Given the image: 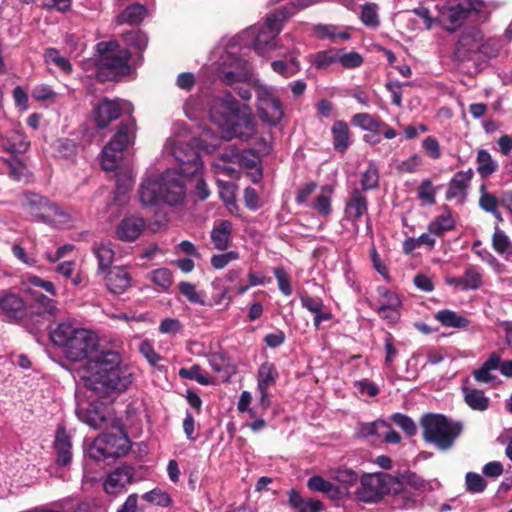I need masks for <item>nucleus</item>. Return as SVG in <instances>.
<instances>
[{"label": "nucleus", "instance_id": "obj_1", "mask_svg": "<svg viewBox=\"0 0 512 512\" xmlns=\"http://www.w3.org/2000/svg\"><path fill=\"white\" fill-rule=\"evenodd\" d=\"M50 337L55 345L64 349L68 359H88L80 378L97 396L104 397L111 391L123 392L132 383V373L129 367L121 365L119 353L101 351L92 356L97 348V337L93 332L70 323H60Z\"/></svg>", "mask_w": 512, "mask_h": 512}, {"label": "nucleus", "instance_id": "obj_2", "mask_svg": "<svg viewBox=\"0 0 512 512\" xmlns=\"http://www.w3.org/2000/svg\"><path fill=\"white\" fill-rule=\"evenodd\" d=\"M193 140L183 130L168 141L165 150L177 161L179 172L173 169H166L161 173L149 170L139 189V200L143 206H155L159 203L177 206L184 202L186 190L179 174L184 177L196 176L203 168Z\"/></svg>", "mask_w": 512, "mask_h": 512}, {"label": "nucleus", "instance_id": "obj_3", "mask_svg": "<svg viewBox=\"0 0 512 512\" xmlns=\"http://www.w3.org/2000/svg\"><path fill=\"white\" fill-rule=\"evenodd\" d=\"M296 10L294 1H290L278 12L268 15L261 26H252L230 40L235 45L253 48L257 54L264 55L276 47L275 39L282 29L283 22Z\"/></svg>", "mask_w": 512, "mask_h": 512}, {"label": "nucleus", "instance_id": "obj_4", "mask_svg": "<svg viewBox=\"0 0 512 512\" xmlns=\"http://www.w3.org/2000/svg\"><path fill=\"white\" fill-rule=\"evenodd\" d=\"M239 105L231 93H224L213 100L210 118L220 126L231 123L230 137L248 140L255 134V125L249 117H239Z\"/></svg>", "mask_w": 512, "mask_h": 512}, {"label": "nucleus", "instance_id": "obj_5", "mask_svg": "<svg viewBox=\"0 0 512 512\" xmlns=\"http://www.w3.org/2000/svg\"><path fill=\"white\" fill-rule=\"evenodd\" d=\"M420 427L424 441L433 444L441 451L452 448L463 430L461 422L435 413L423 415L420 419Z\"/></svg>", "mask_w": 512, "mask_h": 512}, {"label": "nucleus", "instance_id": "obj_6", "mask_svg": "<svg viewBox=\"0 0 512 512\" xmlns=\"http://www.w3.org/2000/svg\"><path fill=\"white\" fill-rule=\"evenodd\" d=\"M438 11V19L448 31H455L465 20L486 17L485 4L481 0H447Z\"/></svg>", "mask_w": 512, "mask_h": 512}, {"label": "nucleus", "instance_id": "obj_7", "mask_svg": "<svg viewBox=\"0 0 512 512\" xmlns=\"http://www.w3.org/2000/svg\"><path fill=\"white\" fill-rule=\"evenodd\" d=\"M111 432L98 436L88 448L89 457L100 461L106 458H117L129 449V440L123 431L121 420L117 427H109Z\"/></svg>", "mask_w": 512, "mask_h": 512}, {"label": "nucleus", "instance_id": "obj_8", "mask_svg": "<svg viewBox=\"0 0 512 512\" xmlns=\"http://www.w3.org/2000/svg\"><path fill=\"white\" fill-rule=\"evenodd\" d=\"M134 126L133 120H130L128 123H121L116 134L104 146L100 155V163L105 171H111L117 167L124 149L134 138Z\"/></svg>", "mask_w": 512, "mask_h": 512}, {"label": "nucleus", "instance_id": "obj_9", "mask_svg": "<svg viewBox=\"0 0 512 512\" xmlns=\"http://www.w3.org/2000/svg\"><path fill=\"white\" fill-rule=\"evenodd\" d=\"M259 117L270 124H278L283 117V108L277 95V90L268 85H256Z\"/></svg>", "mask_w": 512, "mask_h": 512}, {"label": "nucleus", "instance_id": "obj_10", "mask_svg": "<svg viewBox=\"0 0 512 512\" xmlns=\"http://www.w3.org/2000/svg\"><path fill=\"white\" fill-rule=\"evenodd\" d=\"M390 476L384 473L365 474L360 479L356 498L364 503H374L380 500L387 491Z\"/></svg>", "mask_w": 512, "mask_h": 512}, {"label": "nucleus", "instance_id": "obj_11", "mask_svg": "<svg viewBox=\"0 0 512 512\" xmlns=\"http://www.w3.org/2000/svg\"><path fill=\"white\" fill-rule=\"evenodd\" d=\"M76 414L83 423L94 429L109 430V427H117L120 420L112 411L91 403L79 404Z\"/></svg>", "mask_w": 512, "mask_h": 512}, {"label": "nucleus", "instance_id": "obj_12", "mask_svg": "<svg viewBox=\"0 0 512 512\" xmlns=\"http://www.w3.org/2000/svg\"><path fill=\"white\" fill-rule=\"evenodd\" d=\"M98 49L101 52L100 63L102 66L120 75L129 73L130 52L127 49H119V44L116 41L99 43Z\"/></svg>", "mask_w": 512, "mask_h": 512}, {"label": "nucleus", "instance_id": "obj_13", "mask_svg": "<svg viewBox=\"0 0 512 512\" xmlns=\"http://www.w3.org/2000/svg\"><path fill=\"white\" fill-rule=\"evenodd\" d=\"M129 105V103L120 99L110 100L103 98L93 108V116L97 127H107L112 121L118 119Z\"/></svg>", "mask_w": 512, "mask_h": 512}, {"label": "nucleus", "instance_id": "obj_14", "mask_svg": "<svg viewBox=\"0 0 512 512\" xmlns=\"http://www.w3.org/2000/svg\"><path fill=\"white\" fill-rule=\"evenodd\" d=\"M368 201L365 193L358 187H354L349 191L345 201L344 217L347 221L358 230V222L367 215Z\"/></svg>", "mask_w": 512, "mask_h": 512}, {"label": "nucleus", "instance_id": "obj_15", "mask_svg": "<svg viewBox=\"0 0 512 512\" xmlns=\"http://www.w3.org/2000/svg\"><path fill=\"white\" fill-rule=\"evenodd\" d=\"M483 41V33L476 27L466 29L462 32L456 47L455 55L461 60H467L475 53H479L481 42Z\"/></svg>", "mask_w": 512, "mask_h": 512}, {"label": "nucleus", "instance_id": "obj_16", "mask_svg": "<svg viewBox=\"0 0 512 512\" xmlns=\"http://www.w3.org/2000/svg\"><path fill=\"white\" fill-rule=\"evenodd\" d=\"M278 371L276 366L271 362H264L260 365L257 373V392L259 393V401L263 408L270 406L269 388L273 386L278 379Z\"/></svg>", "mask_w": 512, "mask_h": 512}, {"label": "nucleus", "instance_id": "obj_17", "mask_svg": "<svg viewBox=\"0 0 512 512\" xmlns=\"http://www.w3.org/2000/svg\"><path fill=\"white\" fill-rule=\"evenodd\" d=\"M134 472L132 468L120 467L107 475L103 488L107 494L119 495L126 490V487L133 481Z\"/></svg>", "mask_w": 512, "mask_h": 512}, {"label": "nucleus", "instance_id": "obj_18", "mask_svg": "<svg viewBox=\"0 0 512 512\" xmlns=\"http://www.w3.org/2000/svg\"><path fill=\"white\" fill-rule=\"evenodd\" d=\"M26 315L23 299L15 293H4L0 296V316L9 321L22 319Z\"/></svg>", "mask_w": 512, "mask_h": 512}, {"label": "nucleus", "instance_id": "obj_19", "mask_svg": "<svg viewBox=\"0 0 512 512\" xmlns=\"http://www.w3.org/2000/svg\"><path fill=\"white\" fill-rule=\"evenodd\" d=\"M145 226L146 223L141 217H125L116 227V236L124 242L135 241L143 233Z\"/></svg>", "mask_w": 512, "mask_h": 512}, {"label": "nucleus", "instance_id": "obj_20", "mask_svg": "<svg viewBox=\"0 0 512 512\" xmlns=\"http://www.w3.org/2000/svg\"><path fill=\"white\" fill-rule=\"evenodd\" d=\"M30 146L24 133L17 128L0 132V147L9 153H24Z\"/></svg>", "mask_w": 512, "mask_h": 512}, {"label": "nucleus", "instance_id": "obj_21", "mask_svg": "<svg viewBox=\"0 0 512 512\" xmlns=\"http://www.w3.org/2000/svg\"><path fill=\"white\" fill-rule=\"evenodd\" d=\"M105 285L111 293L122 294L131 285V275L124 267L115 266L105 275Z\"/></svg>", "mask_w": 512, "mask_h": 512}, {"label": "nucleus", "instance_id": "obj_22", "mask_svg": "<svg viewBox=\"0 0 512 512\" xmlns=\"http://www.w3.org/2000/svg\"><path fill=\"white\" fill-rule=\"evenodd\" d=\"M43 216L42 223L54 228L67 229L73 226L74 217L65 209L52 202L48 212Z\"/></svg>", "mask_w": 512, "mask_h": 512}, {"label": "nucleus", "instance_id": "obj_23", "mask_svg": "<svg viewBox=\"0 0 512 512\" xmlns=\"http://www.w3.org/2000/svg\"><path fill=\"white\" fill-rule=\"evenodd\" d=\"M473 170L457 172L449 182L446 192L447 199L463 198L473 177Z\"/></svg>", "mask_w": 512, "mask_h": 512}, {"label": "nucleus", "instance_id": "obj_24", "mask_svg": "<svg viewBox=\"0 0 512 512\" xmlns=\"http://www.w3.org/2000/svg\"><path fill=\"white\" fill-rule=\"evenodd\" d=\"M52 201L39 194L28 192L24 194L23 205L26 210L35 218L36 221L42 222L43 216L51 205Z\"/></svg>", "mask_w": 512, "mask_h": 512}, {"label": "nucleus", "instance_id": "obj_25", "mask_svg": "<svg viewBox=\"0 0 512 512\" xmlns=\"http://www.w3.org/2000/svg\"><path fill=\"white\" fill-rule=\"evenodd\" d=\"M54 449L57 454L58 464L67 465L70 463L72 459V444L64 427H59L56 431Z\"/></svg>", "mask_w": 512, "mask_h": 512}, {"label": "nucleus", "instance_id": "obj_26", "mask_svg": "<svg viewBox=\"0 0 512 512\" xmlns=\"http://www.w3.org/2000/svg\"><path fill=\"white\" fill-rule=\"evenodd\" d=\"M233 225L228 220H222L216 224L211 231V241L214 248L226 250L230 245Z\"/></svg>", "mask_w": 512, "mask_h": 512}, {"label": "nucleus", "instance_id": "obj_27", "mask_svg": "<svg viewBox=\"0 0 512 512\" xmlns=\"http://www.w3.org/2000/svg\"><path fill=\"white\" fill-rule=\"evenodd\" d=\"M307 487L311 491L321 492L333 500L343 496V492L338 486L319 475L310 477L307 481Z\"/></svg>", "mask_w": 512, "mask_h": 512}, {"label": "nucleus", "instance_id": "obj_28", "mask_svg": "<svg viewBox=\"0 0 512 512\" xmlns=\"http://www.w3.org/2000/svg\"><path fill=\"white\" fill-rule=\"evenodd\" d=\"M233 156H238V149L231 148L222 153L220 158L213 164L215 172L228 175L229 177H237V160Z\"/></svg>", "mask_w": 512, "mask_h": 512}, {"label": "nucleus", "instance_id": "obj_29", "mask_svg": "<svg viewBox=\"0 0 512 512\" xmlns=\"http://www.w3.org/2000/svg\"><path fill=\"white\" fill-rule=\"evenodd\" d=\"M435 319L447 328L465 329L470 321L463 315L449 309H443L435 314Z\"/></svg>", "mask_w": 512, "mask_h": 512}, {"label": "nucleus", "instance_id": "obj_30", "mask_svg": "<svg viewBox=\"0 0 512 512\" xmlns=\"http://www.w3.org/2000/svg\"><path fill=\"white\" fill-rule=\"evenodd\" d=\"M145 6L134 3L127 6L116 18L118 24L138 25L146 17Z\"/></svg>", "mask_w": 512, "mask_h": 512}, {"label": "nucleus", "instance_id": "obj_31", "mask_svg": "<svg viewBox=\"0 0 512 512\" xmlns=\"http://www.w3.org/2000/svg\"><path fill=\"white\" fill-rule=\"evenodd\" d=\"M463 396L465 403L473 410L485 411L489 407V398L484 392L476 388L463 387Z\"/></svg>", "mask_w": 512, "mask_h": 512}, {"label": "nucleus", "instance_id": "obj_32", "mask_svg": "<svg viewBox=\"0 0 512 512\" xmlns=\"http://www.w3.org/2000/svg\"><path fill=\"white\" fill-rule=\"evenodd\" d=\"M455 227V220L452 213L446 210L439 216L435 217L428 225L430 234L440 237L445 232L453 230Z\"/></svg>", "mask_w": 512, "mask_h": 512}, {"label": "nucleus", "instance_id": "obj_33", "mask_svg": "<svg viewBox=\"0 0 512 512\" xmlns=\"http://www.w3.org/2000/svg\"><path fill=\"white\" fill-rule=\"evenodd\" d=\"M334 148L343 153L350 145L349 127L343 121H336L332 126Z\"/></svg>", "mask_w": 512, "mask_h": 512}, {"label": "nucleus", "instance_id": "obj_34", "mask_svg": "<svg viewBox=\"0 0 512 512\" xmlns=\"http://www.w3.org/2000/svg\"><path fill=\"white\" fill-rule=\"evenodd\" d=\"M333 191L331 185L322 186L320 195L312 203L311 207L322 216H328L332 212L331 195Z\"/></svg>", "mask_w": 512, "mask_h": 512}, {"label": "nucleus", "instance_id": "obj_35", "mask_svg": "<svg viewBox=\"0 0 512 512\" xmlns=\"http://www.w3.org/2000/svg\"><path fill=\"white\" fill-rule=\"evenodd\" d=\"M27 293L30 294L35 302V305L38 309V313L41 315H50L55 316L57 313L56 302L42 293L37 291H33L31 288L27 289Z\"/></svg>", "mask_w": 512, "mask_h": 512}, {"label": "nucleus", "instance_id": "obj_36", "mask_svg": "<svg viewBox=\"0 0 512 512\" xmlns=\"http://www.w3.org/2000/svg\"><path fill=\"white\" fill-rule=\"evenodd\" d=\"M476 161L478 164L477 172L482 177H488L498 169L497 161H495L491 154L485 149H480L477 152Z\"/></svg>", "mask_w": 512, "mask_h": 512}, {"label": "nucleus", "instance_id": "obj_37", "mask_svg": "<svg viewBox=\"0 0 512 512\" xmlns=\"http://www.w3.org/2000/svg\"><path fill=\"white\" fill-rule=\"evenodd\" d=\"M274 72L285 78H290L301 70V65L296 57L291 56L289 61L276 60L271 63Z\"/></svg>", "mask_w": 512, "mask_h": 512}, {"label": "nucleus", "instance_id": "obj_38", "mask_svg": "<svg viewBox=\"0 0 512 512\" xmlns=\"http://www.w3.org/2000/svg\"><path fill=\"white\" fill-rule=\"evenodd\" d=\"M492 246L498 254L506 258L512 255V241L498 226L495 227Z\"/></svg>", "mask_w": 512, "mask_h": 512}, {"label": "nucleus", "instance_id": "obj_39", "mask_svg": "<svg viewBox=\"0 0 512 512\" xmlns=\"http://www.w3.org/2000/svg\"><path fill=\"white\" fill-rule=\"evenodd\" d=\"M352 124L360 127L362 130L375 132L379 130L382 121L368 113H358L352 117Z\"/></svg>", "mask_w": 512, "mask_h": 512}, {"label": "nucleus", "instance_id": "obj_40", "mask_svg": "<svg viewBox=\"0 0 512 512\" xmlns=\"http://www.w3.org/2000/svg\"><path fill=\"white\" fill-rule=\"evenodd\" d=\"M232 65H235L236 68H239V67H241L242 62H241V60L235 58L233 60ZM219 76L223 82L231 85V84H234V83H237V82H240V81L246 79L248 77V72L244 69L231 70V69H226L225 67H223L220 70Z\"/></svg>", "mask_w": 512, "mask_h": 512}, {"label": "nucleus", "instance_id": "obj_41", "mask_svg": "<svg viewBox=\"0 0 512 512\" xmlns=\"http://www.w3.org/2000/svg\"><path fill=\"white\" fill-rule=\"evenodd\" d=\"M94 254L98 260L100 270L108 268L114 260V250L109 243H100L94 245Z\"/></svg>", "mask_w": 512, "mask_h": 512}, {"label": "nucleus", "instance_id": "obj_42", "mask_svg": "<svg viewBox=\"0 0 512 512\" xmlns=\"http://www.w3.org/2000/svg\"><path fill=\"white\" fill-rule=\"evenodd\" d=\"M44 60L47 64L55 65L66 74H70L72 72V65L69 59L61 56L58 50L54 48H48L45 50Z\"/></svg>", "mask_w": 512, "mask_h": 512}, {"label": "nucleus", "instance_id": "obj_43", "mask_svg": "<svg viewBox=\"0 0 512 512\" xmlns=\"http://www.w3.org/2000/svg\"><path fill=\"white\" fill-rule=\"evenodd\" d=\"M361 189L363 193L372 190L379 185V171L374 163H370L367 169L361 174L360 178Z\"/></svg>", "mask_w": 512, "mask_h": 512}, {"label": "nucleus", "instance_id": "obj_44", "mask_svg": "<svg viewBox=\"0 0 512 512\" xmlns=\"http://www.w3.org/2000/svg\"><path fill=\"white\" fill-rule=\"evenodd\" d=\"M481 196L479 198V206L486 212L493 214L498 220H502L501 213L498 210V200L492 193L485 191V186L480 188Z\"/></svg>", "mask_w": 512, "mask_h": 512}, {"label": "nucleus", "instance_id": "obj_45", "mask_svg": "<svg viewBox=\"0 0 512 512\" xmlns=\"http://www.w3.org/2000/svg\"><path fill=\"white\" fill-rule=\"evenodd\" d=\"M339 49L320 51L314 55L313 64L317 69H327L338 63Z\"/></svg>", "mask_w": 512, "mask_h": 512}, {"label": "nucleus", "instance_id": "obj_46", "mask_svg": "<svg viewBox=\"0 0 512 512\" xmlns=\"http://www.w3.org/2000/svg\"><path fill=\"white\" fill-rule=\"evenodd\" d=\"M179 291L191 303L199 304L202 306L210 305V303L205 301L204 293L201 291H197L196 286L192 283L181 282L179 284Z\"/></svg>", "mask_w": 512, "mask_h": 512}, {"label": "nucleus", "instance_id": "obj_47", "mask_svg": "<svg viewBox=\"0 0 512 512\" xmlns=\"http://www.w3.org/2000/svg\"><path fill=\"white\" fill-rule=\"evenodd\" d=\"M179 375L184 379L196 380L201 385H210L213 383L212 378L207 373L202 372L198 365H194L191 368H181Z\"/></svg>", "mask_w": 512, "mask_h": 512}, {"label": "nucleus", "instance_id": "obj_48", "mask_svg": "<svg viewBox=\"0 0 512 512\" xmlns=\"http://www.w3.org/2000/svg\"><path fill=\"white\" fill-rule=\"evenodd\" d=\"M331 477L348 487L353 486L358 481V474L352 470L351 468L347 467H339L337 469L331 470Z\"/></svg>", "mask_w": 512, "mask_h": 512}, {"label": "nucleus", "instance_id": "obj_49", "mask_svg": "<svg viewBox=\"0 0 512 512\" xmlns=\"http://www.w3.org/2000/svg\"><path fill=\"white\" fill-rule=\"evenodd\" d=\"M503 47L502 40L496 37H490L487 39L483 38L481 42V48L479 53L482 54L486 58H495L499 55L501 49Z\"/></svg>", "mask_w": 512, "mask_h": 512}, {"label": "nucleus", "instance_id": "obj_50", "mask_svg": "<svg viewBox=\"0 0 512 512\" xmlns=\"http://www.w3.org/2000/svg\"><path fill=\"white\" fill-rule=\"evenodd\" d=\"M389 424L384 420H376L370 423H360L357 428V435L359 437H369L380 435L383 429H388Z\"/></svg>", "mask_w": 512, "mask_h": 512}, {"label": "nucleus", "instance_id": "obj_51", "mask_svg": "<svg viewBox=\"0 0 512 512\" xmlns=\"http://www.w3.org/2000/svg\"><path fill=\"white\" fill-rule=\"evenodd\" d=\"M142 498L145 501L160 507H168L172 503L170 495L166 491L159 488H155L144 493Z\"/></svg>", "mask_w": 512, "mask_h": 512}, {"label": "nucleus", "instance_id": "obj_52", "mask_svg": "<svg viewBox=\"0 0 512 512\" xmlns=\"http://www.w3.org/2000/svg\"><path fill=\"white\" fill-rule=\"evenodd\" d=\"M363 57L358 52H345L339 49L338 63L345 69L358 68L363 64Z\"/></svg>", "mask_w": 512, "mask_h": 512}, {"label": "nucleus", "instance_id": "obj_53", "mask_svg": "<svg viewBox=\"0 0 512 512\" xmlns=\"http://www.w3.org/2000/svg\"><path fill=\"white\" fill-rule=\"evenodd\" d=\"M418 198L426 205H433L436 202V188L432 181L425 179L417 189Z\"/></svg>", "mask_w": 512, "mask_h": 512}, {"label": "nucleus", "instance_id": "obj_54", "mask_svg": "<svg viewBox=\"0 0 512 512\" xmlns=\"http://www.w3.org/2000/svg\"><path fill=\"white\" fill-rule=\"evenodd\" d=\"M463 290H476L482 285V274L474 266L468 267L463 275Z\"/></svg>", "mask_w": 512, "mask_h": 512}, {"label": "nucleus", "instance_id": "obj_55", "mask_svg": "<svg viewBox=\"0 0 512 512\" xmlns=\"http://www.w3.org/2000/svg\"><path fill=\"white\" fill-rule=\"evenodd\" d=\"M466 490L471 493H481L487 487V482L478 473L468 472L465 476Z\"/></svg>", "mask_w": 512, "mask_h": 512}, {"label": "nucleus", "instance_id": "obj_56", "mask_svg": "<svg viewBox=\"0 0 512 512\" xmlns=\"http://www.w3.org/2000/svg\"><path fill=\"white\" fill-rule=\"evenodd\" d=\"M237 160V167L243 169H254L257 167L259 157L252 150H238V156H233Z\"/></svg>", "mask_w": 512, "mask_h": 512}, {"label": "nucleus", "instance_id": "obj_57", "mask_svg": "<svg viewBox=\"0 0 512 512\" xmlns=\"http://www.w3.org/2000/svg\"><path fill=\"white\" fill-rule=\"evenodd\" d=\"M127 46L134 47L137 50H143L147 46V36L141 31H130L122 36Z\"/></svg>", "mask_w": 512, "mask_h": 512}, {"label": "nucleus", "instance_id": "obj_58", "mask_svg": "<svg viewBox=\"0 0 512 512\" xmlns=\"http://www.w3.org/2000/svg\"><path fill=\"white\" fill-rule=\"evenodd\" d=\"M150 280L161 289L166 290L172 284L171 272L166 268L156 269L151 272Z\"/></svg>", "mask_w": 512, "mask_h": 512}, {"label": "nucleus", "instance_id": "obj_59", "mask_svg": "<svg viewBox=\"0 0 512 512\" xmlns=\"http://www.w3.org/2000/svg\"><path fill=\"white\" fill-rule=\"evenodd\" d=\"M133 173L130 170L120 172L116 175V194L124 196L133 185Z\"/></svg>", "mask_w": 512, "mask_h": 512}, {"label": "nucleus", "instance_id": "obj_60", "mask_svg": "<svg viewBox=\"0 0 512 512\" xmlns=\"http://www.w3.org/2000/svg\"><path fill=\"white\" fill-rule=\"evenodd\" d=\"M391 420L393 421V423L399 426L407 435L413 436L416 434V424L407 415H404L402 413H394L391 416Z\"/></svg>", "mask_w": 512, "mask_h": 512}, {"label": "nucleus", "instance_id": "obj_61", "mask_svg": "<svg viewBox=\"0 0 512 512\" xmlns=\"http://www.w3.org/2000/svg\"><path fill=\"white\" fill-rule=\"evenodd\" d=\"M274 276L278 282L279 290L285 295L290 296L293 292L291 280L288 273L280 267L274 269Z\"/></svg>", "mask_w": 512, "mask_h": 512}, {"label": "nucleus", "instance_id": "obj_62", "mask_svg": "<svg viewBox=\"0 0 512 512\" xmlns=\"http://www.w3.org/2000/svg\"><path fill=\"white\" fill-rule=\"evenodd\" d=\"M300 302L303 308L312 314H318L320 309H324V302L319 297H313L308 294L300 295Z\"/></svg>", "mask_w": 512, "mask_h": 512}, {"label": "nucleus", "instance_id": "obj_63", "mask_svg": "<svg viewBox=\"0 0 512 512\" xmlns=\"http://www.w3.org/2000/svg\"><path fill=\"white\" fill-rule=\"evenodd\" d=\"M361 20L367 26L377 27L379 25L377 6L375 4L365 5L361 11Z\"/></svg>", "mask_w": 512, "mask_h": 512}, {"label": "nucleus", "instance_id": "obj_64", "mask_svg": "<svg viewBox=\"0 0 512 512\" xmlns=\"http://www.w3.org/2000/svg\"><path fill=\"white\" fill-rule=\"evenodd\" d=\"M183 330V325L176 318H165L159 325V332L162 334L175 335Z\"/></svg>", "mask_w": 512, "mask_h": 512}]
</instances>
